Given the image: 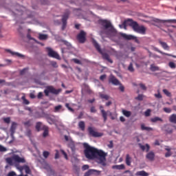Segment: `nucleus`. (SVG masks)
<instances>
[{"instance_id":"nucleus-1","label":"nucleus","mask_w":176,"mask_h":176,"mask_svg":"<svg viewBox=\"0 0 176 176\" xmlns=\"http://www.w3.org/2000/svg\"><path fill=\"white\" fill-rule=\"evenodd\" d=\"M84 147V155H85L86 158L89 160H94L97 159L98 164H101L102 166H106V157L107 153L102 150H98L94 147L89 146L87 143L83 144Z\"/></svg>"},{"instance_id":"nucleus-2","label":"nucleus","mask_w":176,"mask_h":176,"mask_svg":"<svg viewBox=\"0 0 176 176\" xmlns=\"http://www.w3.org/2000/svg\"><path fill=\"white\" fill-rule=\"evenodd\" d=\"M126 25L131 27L135 32H137L142 35L146 34V28H145L144 25L140 26L138 23L133 21V19L126 20V21L123 22L122 25H120L119 26L120 28H122V27H124V29L126 30Z\"/></svg>"},{"instance_id":"nucleus-3","label":"nucleus","mask_w":176,"mask_h":176,"mask_svg":"<svg viewBox=\"0 0 176 176\" xmlns=\"http://www.w3.org/2000/svg\"><path fill=\"white\" fill-rule=\"evenodd\" d=\"M99 24L100 25V35L103 36L104 35L108 36L110 33L113 32V26L107 19H100L99 20Z\"/></svg>"},{"instance_id":"nucleus-4","label":"nucleus","mask_w":176,"mask_h":176,"mask_svg":"<svg viewBox=\"0 0 176 176\" xmlns=\"http://www.w3.org/2000/svg\"><path fill=\"white\" fill-rule=\"evenodd\" d=\"M5 161L10 166H15L16 168L19 167V164L25 163V159L21 157L19 155H13L12 157H7Z\"/></svg>"},{"instance_id":"nucleus-5","label":"nucleus","mask_w":176,"mask_h":176,"mask_svg":"<svg viewBox=\"0 0 176 176\" xmlns=\"http://www.w3.org/2000/svg\"><path fill=\"white\" fill-rule=\"evenodd\" d=\"M60 91V89H55L53 87H47L46 89H44V94L45 96H49V94L58 95Z\"/></svg>"},{"instance_id":"nucleus-6","label":"nucleus","mask_w":176,"mask_h":176,"mask_svg":"<svg viewBox=\"0 0 176 176\" xmlns=\"http://www.w3.org/2000/svg\"><path fill=\"white\" fill-rule=\"evenodd\" d=\"M87 33L84 30H80V33L77 35L76 38L80 43H85L86 41Z\"/></svg>"},{"instance_id":"nucleus-7","label":"nucleus","mask_w":176,"mask_h":176,"mask_svg":"<svg viewBox=\"0 0 176 176\" xmlns=\"http://www.w3.org/2000/svg\"><path fill=\"white\" fill-rule=\"evenodd\" d=\"M69 11H66L65 13L63 15V19H62V22H63V25H62V30H65L66 28V26L67 25V20L69 19Z\"/></svg>"},{"instance_id":"nucleus-8","label":"nucleus","mask_w":176,"mask_h":176,"mask_svg":"<svg viewBox=\"0 0 176 176\" xmlns=\"http://www.w3.org/2000/svg\"><path fill=\"white\" fill-rule=\"evenodd\" d=\"M87 131H89L90 135L94 138L102 137L103 135L102 133L95 131L94 128L92 126H89V128H87Z\"/></svg>"},{"instance_id":"nucleus-9","label":"nucleus","mask_w":176,"mask_h":176,"mask_svg":"<svg viewBox=\"0 0 176 176\" xmlns=\"http://www.w3.org/2000/svg\"><path fill=\"white\" fill-rule=\"evenodd\" d=\"M47 51L48 52V56L50 57H52L53 58H56L58 60L60 59L58 54L55 51H53L52 49H51L50 47H47Z\"/></svg>"},{"instance_id":"nucleus-10","label":"nucleus","mask_w":176,"mask_h":176,"mask_svg":"<svg viewBox=\"0 0 176 176\" xmlns=\"http://www.w3.org/2000/svg\"><path fill=\"white\" fill-rule=\"evenodd\" d=\"M154 22L157 23H170V24H176V19H168V20H161V19H154Z\"/></svg>"},{"instance_id":"nucleus-11","label":"nucleus","mask_w":176,"mask_h":176,"mask_svg":"<svg viewBox=\"0 0 176 176\" xmlns=\"http://www.w3.org/2000/svg\"><path fill=\"white\" fill-rule=\"evenodd\" d=\"M101 174V171L96 169H89L84 176H90L91 175H100Z\"/></svg>"},{"instance_id":"nucleus-12","label":"nucleus","mask_w":176,"mask_h":176,"mask_svg":"<svg viewBox=\"0 0 176 176\" xmlns=\"http://www.w3.org/2000/svg\"><path fill=\"white\" fill-rule=\"evenodd\" d=\"M109 83H111L114 86L120 85V82L118 80V79H117L115 77V76H113V75L109 76Z\"/></svg>"},{"instance_id":"nucleus-13","label":"nucleus","mask_w":176,"mask_h":176,"mask_svg":"<svg viewBox=\"0 0 176 176\" xmlns=\"http://www.w3.org/2000/svg\"><path fill=\"white\" fill-rule=\"evenodd\" d=\"M120 36H122L126 40H135V42L139 43V40L134 36L127 35L124 33H121Z\"/></svg>"},{"instance_id":"nucleus-14","label":"nucleus","mask_w":176,"mask_h":176,"mask_svg":"<svg viewBox=\"0 0 176 176\" xmlns=\"http://www.w3.org/2000/svg\"><path fill=\"white\" fill-rule=\"evenodd\" d=\"M100 109L101 112V115L102 116V118L104 119V122H106V121L108 120V113L105 111L104 109H103V106H100Z\"/></svg>"},{"instance_id":"nucleus-15","label":"nucleus","mask_w":176,"mask_h":176,"mask_svg":"<svg viewBox=\"0 0 176 176\" xmlns=\"http://www.w3.org/2000/svg\"><path fill=\"white\" fill-rule=\"evenodd\" d=\"M146 158L148 161L153 162L155 158V153H154L153 151H150L146 154Z\"/></svg>"},{"instance_id":"nucleus-16","label":"nucleus","mask_w":176,"mask_h":176,"mask_svg":"<svg viewBox=\"0 0 176 176\" xmlns=\"http://www.w3.org/2000/svg\"><path fill=\"white\" fill-rule=\"evenodd\" d=\"M158 43H160L162 48H163L164 50H166V51L170 50V47L166 42H164V41L160 40V41H158Z\"/></svg>"},{"instance_id":"nucleus-17","label":"nucleus","mask_w":176,"mask_h":176,"mask_svg":"<svg viewBox=\"0 0 176 176\" xmlns=\"http://www.w3.org/2000/svg\"><path fill=\"white\" fill-rule=\"evenodd\" d=\"M154 50L156 51L158 53H160L162 55L168 56H172V58H176V56L175 55H172L170 54H166V53H165V52H164L162 51H160L157 47H155Z\"/></svg>"},{"instance_id":"nucleus-18","label":"nucleus","mask_w":176,"mask_h":176,"mask_svg":"<svg viewBox=\"0 0 176 176\" xmlns=\"http://www.w3.org/2000/svg\"><path fill=\"white\" fill-rule=\"evenodd\" d=\"M140 148L143 151H146V153L149 152L150 150V146L148 144H146V146H143L142 144H140Z\"/></svg>"},{"instance_id":"nucleus-19","label":"nucleus","mask_w":176,"mask_h":176,"mask_svg":"<svg viewBox=\"0 0 176 176\" xmlns=\"http://www.w3.org/2000/svg\"><path fill=\"white\" fill-rule=\"evenodd\" d=\"M42 130H43V138H47L49 134V129L47 126L43 125Z\"/></svg>"},{"instance_id":"nucleus-20","label":"nucleus","mask_w":176,"mask_h":176,"mask_svg":"<svg viewBox=\"0 0 176 176\" xmlns=\"http://www.w3.org/2000/svg\"><path fill=\"white\" fill-rule=\"evenodd\" d=\"M132 163V157L129 155V154H126V164L127 166H131Z\"/></svg>"},{"instance_id":"nucleus-21","label":"nucleus","mask_w":176,"mask_h":176,"mask_svg":"<svg viewBox=\"0 0 176 176\" xmlns=\"http://www.w3.org/2000/svg\"><path fill=\"white\" fill-rule=\"evenodd\" d=\"M102 58L106 60L107 61H109L111 64L113 63V60H112V59L110 58V56H109V54L103 53L102 54Z\"/></svg>"},{"instance_id":"nucleus-22","label":"nucleus","mask_w":176,"mask_h":176,"mask_svg":"<svg viewBox=\"0 0 176 176\" xmlns=\"http://www.w3.org/2000/svg\"><path fill=\"white\" fill-rule=\"evenodd\" d=\"M135 175L136 176H149V173L145 170L138 171Z\"/></svg>"},{"instance_id":"nucleus-23","label":"nucleus","mask_w":176,"mask_h":176,"mask_svg":"<svg viewBox=\"0 0 176 176\" xmlns=\"http://www.w3.org/2000/svg\"><path fill=\"white\" fill-rule=\"evenodd\" d=\"M16 129H17V123H16L15 122H13L12 123L11 127L10 128V132L12 133H15Z\"/></svg>"},{"instance_id":"nucleus-24","label":"nucleus","mask_w":176,"mask_h":176,"mask_svg":"<svg viewBox=\"0 0 176 176\" xmlns=\"http://www.w3.org/2000/svg\"><path fill=\"white\" fill-rule=\"evenodd\" d=\"M111 168L117 169V170H123V169H125V165L124 164L114 165L111 166Z\"/></svg>"},{"instance_id":"nucleus-25","label":"nucleus","mask_w":176,"mask_h":176,"mask_svg":"<svg viewBox=\"0 0 176 176\" xmlns=\"http://www.w3.org/2000/svg\"><path fill=\"white\" fill-rule=\"evenodd\" d=\"M78 127L82 131H85V123L84 121H80L78 123Z\"/></svg>"},{"instance_id":"nucleus-26","label":"nucleus","mask_w":176,"mask_h":176,"mask_svg":"<svg viewBox=\"0 0 176 176\" xmlns=\"http://www.w3.org/2000/svg\"><path fill=\"white\" fill-rule=\"evenodd\" d=\"M93 44H94V47L96 48V50L98 52H99L100 53H102V50H101V47H100L99 44L97 43L96 41L94 40L93 41Z\"/></svg>"},{"instance_id":"nucleus-27","label":"nucleus","mask_w":176,"mask_h":176,"mask_svg":"<svg viewBox=\"0 0 176 176\" xmlns=\"http://www.w3.org/2000/svg\"><path fill=\"white\" fill-rule=\"evenodd\" d=\"M141 130L142 131H153V129L151 127L145 126V124H141Z\"/></svg>"},{"instance_id":"nucleus-28","label":"nucleus","mask_w":176,"mask_h":176,"mask_svg":"<svg viewBox=\"0 0 176 176\" xmlns=\"http://www.w3.org/2000/svg\"><path fill=\"white\" fill-rule=\"evenodd\" d=\"M45 118L47 122H48V123H50V124H52V123L54 122V120L53 118H52V117L50 116H49L48 114L45 115Z\"/></svg>"},{"instance_id":"nucleus-29","label":"nucleus","mask_w":176,"mask_h":176,"mask_svg":"<svg viewBox=\"0 0 176 176\" xmlns=\"http://www.w3.org/2000/svg\"><path fill=\"white\" fill-rule=\"evenodd\" d=\"M21 170H24L26 174L31 173L30 168L28 166H23V167H21Z\"/></svg>"},{"instance_id":"nucleus-30","label":"nucleus","mask_w":176,"mask_h":176,"mask_svg":"<svg viewBox=\"0 0 176 176\" xmlns=\"http://www.w3.org/2000/svg\"><path fill=\"white\" fill-rule=\"evenodd\" d=\"M6 52H8V53H11L12 55H15V56H19V57H23L24 56L21 54H19L18 52H13L10 50H6Z\"/></svg>"},{"instance_id":"nucleus-31","label":"nucleus","mask_w":176,"mask_h":176,"mask_svg":"<svg viewBox=\"0 0 176 176\" xmlns=\"http://www.w3.org/2000/svg\"><path fill=\"white\" fill-rule=\"evenodd\" d=\"M122 113L126 118H129L130 116H131V114H132L131 111H127V110H123Z\"/></svg>"},{"instance_id":"nucleus-32","label":"nucleus","mask_w":176,"mask_h":176,"mask_svg":"<svg viewBox=\"0 0 176 176\" xmlns=\"http://www.w3.org/2000/svg\"><path fill=\"white\" fill-rule=\"evenodd\" d=\"M41 126H42V123L41 122H37L36 124V131H41V129H43V128H41Z\"/></svg>"},{"instance_id":"nucleus-33","label":"nucleus","mask_w":176,"mask_h":176,"mask_svg":"<svg viewBox=\"0 0 176 176\" xmlns=\"http://www.w3.org/2000/svg\"><path fill=\"white\" fill-rule=\"evenodd\" d=\"M157 121L163 122V120L159 117H154L153 118H151V122L153 123H155Z\"/></svg>"},{"instance_id":"nucleus-34","label":"nucleus","mask_w":176,"mask_h":176,"mask_svg":"<svg viewBox=\"0 0 176 176\" xmlns=\"http://www.w3.org/2000/svg\"><path fill=\"white\" fill-rule=\"evenodd\" d=\"M150 69L151 72H155L156 71H159L160 68L158 67L155 66V65L153 64V65H151Z\"/></svg>"},{"instance_id":"nucleus-35","label":"nucleus","mask_w":176,"mask_h":176,"mask_svg":"<svg viewBox=\"0 0 176 176\" xmlns=\"http://www.w3.org/2000/svg\"><path fill=\"white\" fill-rule=\"evenodd\" d=\"M170 122L176 124V114H173L170 116Z\"/></svg>"},{"instance_id":"nucleus-36","label":"nucleus","mask_w":176,"mask_h":176,"mask_svg":"<svg viewBox=\"0 0 176 176\" xmlns=\"http://www.w3.org/2000/svg\"><path fill=\"white\" fill-rule=\"evenodd\" d=\"M164 129H165V131H166L167 133L170 134L173 133V130L170 129L169 125H165Z\"/></svg>"},{"instance_id":"nucleus-37","label":"nucleus","mask_w":176,"mask_h":176,"mask_svg":"<svg viewBox=\"0 0 176 176\" xmlns=\"http://www.w3.org/2000/svg\"><path fill=\"white\" fill-rule=\"evenodd\" d=\"M100 97L101 99H104L106 100H108L109 99V96L107 94H100Z\"/></svg>"},{"instance_id":"nucleus-38","label":"nucleus","mask_w":176,"mask_h":176,"mask_svg":"<svg viewBox=\"0 0 176 176\" xmlns=\"http://www.w3.org/2000/svg\"><path fill=\"white\" fill-rule=\"evenodd\" d=\"M47 35L46 34H39V36H38V39L39 40H47Z\"/></svg>"},{"instance_id":"nucleus-39","label":"nucleus","mask_w":176,"mask_h":176,"mask_svg":"<svg viewBox=\"0 0 176 176\" xmlns=\"http://www.w3.org/2000/svg\"><path fill=\"white\" fill-rule=\"evenodd\" d=\"M154 96L157 99H162V95L160 94V90H157V94H155Z\"/></svg>"},{"instance_id":"nucleus-40","label":"nucleus","mask_w":176,"mask_h":176,"mask_svg":"<svg viewBox=\"0 0 176 176\" xmlns=\"http://www.w3.org/2000/svg\"><path fill=\"white\" fill-rule=\"evenodd\" d=\"M163 93H164V94H165V96L170 97V98L171 97V94H170V92H169L168 90L163 89Z\"/></svg>"},{"instance_id":"nucleus-41","label":"nucleus","mask_w":176,"mask_h":176,"mask_svg":"<svg viewBox=\"0 0 176 176\" xmlns=\"http://www.w3.org/2000/svg\"><path fill=\"white\" fill-rule=\"evenodd\" d=\"M23 125H25L26 127H30L32 125V123L31 120L26 121L23 122Z\"/></svg>"},{"instance_id":"nucleus-42","label":"nucleus","mask_w":176,"mask_h":176,"mask_svg":"<svg viewBox=\"0 0 176 176\" xmlns=\"http://www.w3.org/2000/svg\"><path fill=\"white\" fill-rule=\"evenodd\" d=\"M49 155H50V153L49 151H43V156L44 158H45V159L48 158Z\"/></svg>"},{"instance_id":"nucleus-43","label":"nucleus","mask_w":176,"mask_h":176,"mask_svg":"<svg viewBox=\"0 0 176 176\" xmlns=\"http://www.w3.org/2000/svg\"><path fill=\"white\" fill-rule=\"evenodd\" d=\"M60 153H62L63 155L64 156V158H65V160H68L67 153H66L65 151L63 149H60Z\"/></svg>"},{"instance_id":"nucleus-44","label":"nucleus","mask_w":176,"mask_h":176,"mask_svg":"<svg viewBox=\"0 0 176 176\" xmlns=\"http://www.w3.org/2000/svg\"><path fill=\"white\" fill-rule=\"evenodd\" d=\"M168 67H170L171 69H175L176 65L174 62H169L168 63Z\"/></svg>"},{"instance_id":"nucleus-45","label":"nucleus","mask_w":176,"mask_h":176,"mask_svg":"<svg viewBox=\"0 0 176 176\" xmlns=\"http://www.w3.org/2000/svg\"><path fill=\"white\" fill-rule=\"evenodd\" d=\"M128 70H129L130 72H134V68L133 67V63H131L129 66L128 67Z\"/></svg>"},{"instance_id":"nucleus-46","label":"nucleus","mask_w":176,"mask_h":176,"mask_svg":"<svg viewBox=\"0 0 176 176\" xmlns=\"http://www.w3.org/2000/svg\"><path fill=\"white\" fill-rule=\"evenodd\" d=\"M151 110L150 109H148L145 112H144V116L146 117H149L151 115Z\"/></svg>"},{"instance_id":"nucleus-47","label":"nucleus","mask_w":176,"mask_h":176,"mask_svg":"<svg viewBox=\"0 0 176 176\" xmlns=\"http://www.w3.org/2000/svg\"><path fill=\"white\" fill-rule=\"evenodd\" d=\"M137 100L142 101L143 100V95L142 94H138V97L135 98Z\"/></svg>"},{"instance_id":"nucleus-48","label":"nucleus","mask_w":176,"mask_h":176,"mask_svg":"<svg viewBox=\"0 0 176 176\" xmlns=\"http://www.w3.org/2000/svg\"><path fill=\"white\" fill-rule=\"evenodd\" d=\"M89 168V166L88 164H84L82 167V170L85 171Z\"/></svg>"},{"instance_id":"nucleus-49","label":"nucleus","mask_w":176,"mask_h":176,"mask_svg":"<svg viewBox=\"0 0 176 176\" xmlns=\"http://www.w3.org/2000/svg\"><path fill=\"white\" fill-rule=\"evenodd\" d=\"M63 44L65 45L67 47H72V44L69 43L67 41H63Z\"/></svg>"},{"instance_id":"nucleus-50","label":"nucleus","mask_w":176,"mask_h":176,"mask_svg":"<svg viewBox=\"0 0 176 176\" xmlns=\"http://www.w3.org/2000/svg\"><path fill=\"white\" fill-rule=\"evenodd\" d=\"M73 61H74V63H76V64H79V65H82V62L80 61L79 60L76 59V58H74V59H73Z\"/></svg>"},{"instance_id":"nucleus-51","label":"nucleus","mask_w":176,"mask_h":176,"mask_svg":"<svg viewBox=\"0 0 176 176\" xmlns=\"http://www.w3.org/2000/svg\"><path fill=\"white\" fill-rule=\"evenodd\" d=\"M62 109V105H57L55 107V112H58L60 109Z\"/></svg>"},{"instance_id":"nucleus-52","label":"nucleus","mask_w":176,"mask_h":176,"mask_svg":"<svg viewBox=\"0 0 176 176\" xmlns=\"http://www.w3.org/2000/svg\"><path fill=\"white\" fill-rule=\"evenodd\" d=\"M14 133H11V138H12V140L10 141V144L11 143H13L15 140V138H14Z\"/></svg>"},{"instance_id":"nucleus-53","label":"nucleus","mask_w":176,"mask_h":176,"mask_svg":"<svg viewBox=\"0 0 176 176\" xmlns=\"http://www.w3.org/2000/svg\"><path fill=\"white\" fill-rule=\"evenodd\" d=\"M43 96H44L43 92H38V94H37V99H42Z\"/></svg>"},{"instance_id":"nucleus-54","label":"nucleus","mask_w":176,"mask_h":176,"mask_svg":"<svg viewBox=\"0 0 176 176\" xmlns=\"http://www.w3.org/2000/svg\"><path fill=\"white\" fill-rule=\"evenodd\" d=\"M7 151V148H6L0 144V152H6Z\"/></svg>"},{"instance_id":"nucleus-55","label":"nucleus","mask_w":176,"mask_h":176,"mask_svg":"<svg viewBox=\"0 0 176 176\" xmlns=\"http://www.w3.org/2000/svg\"><path fill=\"white\" fill-rule=\"evenodd\" d=\"M140 87L142 89V90L143 91H146V87L145 85L144 84H140Z\"/></svg>"},{"instance_id":"nucleus-56","label":"nucleus","mask_w":176,"mask_h":176,"mask_svg":"<svg viewBox=\"0 0 176 176\" xmlns=\"http://www.w3.org/2000/svg\"><path fill=\"white\" fill-rule=\"evenodd\" d=\"M164 111L168 113H170L171 112L170 108H164Z\"/></svg>"},{"instance_id":"nucleus-57","label":"nucleus","mask_w":176,"mask_h":176,"mask_svg":"<svg viewBox=\"0 0 176 176\" xmlns=\"http://www.w3.org/2000/svg\"><path fill=\"white\" fill-rule=\"evenodd\" d=\"M69 146H70V148H72V151H75V145H74V143L72 142L70 143L69 144Z\"/></svg>"},{"instance_id":"nucleus-58","label":"nucleus","mask_w":176,"mask_h":176,"mask_svg":"<svg viewBox=\"0 0 176 176\" xmlns=\"http://www.w3.org/2000/svg\"><path fill=\"white\" fill-rule=\"evenodd\" d=\"M47 73V70H43L42 73L40 74V77H44L45 75Z\"/></svg>"},{"instance_id":"nucleus-59","label":"nucleus","mask_w":176,"mask_h":176,"mask_svg":"<svg viewBox=\"0 0 176 176\" xmlns=\"http://www.w3.org/2000/svg\"><path fill=\"white\" fill-rule=\"evenodd\" d=\"M55 152V159L57 160L59 158V151L58 150H56Z\"/></svg>"},{"instance_id":"nucleus-60","label":"nucleus","mask_w":176,"mask_h":176,"mask_svg":"<svg viewBox=\"0 0 176 176\" xmlns=\"http://www.w3.org/2000/svg\"><path fill=\"white\" fill-rule=\"evenodd\" d=\"M3 120L5 123H7V124L10 123V118H4Z\"/></svg>"},{"instance_id":"nucleus-61","label":"nucleus","mask_w":176,"mask_h":176,"mask_svg":"<svg viewBox=\"0 0 176 176\" xmlns=\"http://www.w3.org/2000/svg\"><path fill=\"white\" fill-rule=\"evenodd\" d=\"M171 155H172L171 152L168 151L166 153H165V157L168 158L171 156Z\"/></svg>"},{"instance_id":"nucleus-62","label":"nucleus","mask_w":176,"mask_h":176,"mask_svg":"<svg viewBox=\"0 0 176 176\" xmlns=\"http://www.w3.org/2000/svg\"><path fill=\"white\" fill-rule=\"evenodd\" d=\"M90 112L91 113H96V109L95 107H92L90 108Z\"/></svg>"},{"instance_id":"nucleus-63","label":"nucleus","mask_w":176,"mask_h":176,"mask_svg":"<svg viewBox=\"0 0 176 176\" xmlns=\"http://www.w3.org/2000/svg\"><path fill=\"white\" fill-rule=\"evenodd\" d=\"M124 174L128 173V174H129V176H133V173H132V172H131V171H130L129 170H126V171H124Z\"/></svg>"},{"instance_id":"nucleus-64","label":"nucleus","mask_w":176,"mask_h":176,"mask_svg":"<svg viewBox=\"0 0 176 176\" xmlns=\"http://www.w3.org/2000/svg\"><path fill=\"white\" fill-rule=\"evenodd\" d=\"M15 175H16V173L15 172H13V171L10 172L8 175V176H15Z\"/></svg>"}]
</instances>
